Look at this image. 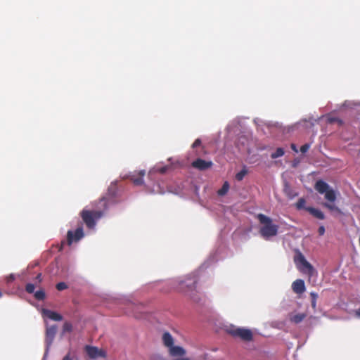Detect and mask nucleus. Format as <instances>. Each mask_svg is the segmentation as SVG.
Masks as SVG:
<instances>
[{
	"mask_svg": "<svg viewBox=\"0 0 360 360\" xmlns=\"http://www.w3.org/2000/svg\"><path fill=\"white\" fill-rule=\"evenodd\" d=\"M296 165H297V162H295V163L293 164V167H296Z\"/></svg>",
	"mask_w": 360,
	"mask_h": 360,
	"instance_id": "45",
	"label": "nucleus"
},
{
	"mask_svg": "<svg viewBox=\"0 0 360 360\" xmlns=\"http://www.w3.org/2000/svg\"><path fill=\"white\" fill-rule=\"evenodd\" d=\"M34 295L37 300H43L46 297L45 292L43 290H39L36 291Z\"/></svg>",
	"mask_w": 360,
	"mask_h": 360,
	"instance_id": "31",
	"label": "nucleus"
},
{
	"mask_svg": "<svg viewBox=\"0 0 360 360\" xmlns=\"http://www.w3.org/2000/svg\"><path fill=\"white\" fill-rule=\"evenodd\" d=\"M229 188V183L227 181H224L221 188L217 191V195L220 197L224 196L228 193Z\"/></svg>",
	"mask_w": 360,
	"mask_h": 360,
	"instance_id": "23",
	"label": "nucleus"
},
{
	"mask_svg": "<svg viewBox=\"0 0 360 360\" xmlns=\"http://www.w3.org/2000/svg\"><path fill=\"white\" fill-rule=\"evenodd\" d=\"M310 146H311V144H310V143H305V144H304V145H302V146H301V148H300V152H301L302 153H307V152L308 151V150L309 149Z\"/></svg>",
	"mask_w": 360,
	"mask_h": 360,
	"instance_id": "36",
	"label": "nucleus"
},
{
	"mask_svg": "<svg viewBox=\"0 0 360 360\" xmlns=\"http://www.w3.org/2000/svg\"><path fill=\"white\" fill-rule=\"evenodd\" d=\"M306 211H307L311 215L318 219L323 220L326 218L324 213L318 208L307 207L306 208Z\"/></svg>",
	"mask_w": 360,
	"mask_h": 360,
	"instance_id": "16",
	"label": "nucleus"
},
{
	"mask_svg": "<svg viewBox=\"0 0 360 360\" xmlns=\"http://www.w3.org/2000/svg\"><path fill=\"white\" fill-rule=\"evenodd\" d=\"M117 191V188L116 185V182H112L110 186L108 187V193H107V199L111 203H115L114 198L116 196Z\"/></svg>",
	"mask_w": 360,
	"mask_h": 360,
	"instance_id": "18",
	"label": "nucleus"
},
{
	"mask_svg": "<svg viewBox=\"0 0 360 360\" xmlns=\"http://www.w3.org/2000/svg\"><path fill=\"white\" fill-rule=\"evenodd\" d=\"M327 122L329 124H333L335 122H338L339 124H342V121L341 120H340L339 118H338L336 117H333V116H330V115H328L327 117Z\"/></svg>",
	"mask_w": 360,
	"mask_h": 360,
	"instance_id": "32",
	"label": "nucleus"
},
{
	"mask_svg": "<svg viewBox=\"0 0 360 360\" xmlns=\"http://www.w3.org/2000/svg\"><path fill=\"white\" fill-rule=\"evenodd\" d=\"M326 229L324 226H320L318 229V232L320 236H323L325 233Z\"/></svg>",
	"mask_w": 360,
	"mask_h": 360,
	"instance_id": "38",
	"label": "nucleus"
},
{
	"mask_svg": "<svg viewBox=\"0 0 360 360\" xmlns=\"http://www.w3.org/2000/svg\"><path fill=\"white\" fill-rule=\"evenodd\" d=\"M162 342L164 345L169 348L174 345V338L169 332H165L162 335Z\"/></svg>",
	"mask_w": 360,
	"mask_h": 360,
	"instance_id": "20",
	"label": "nucleus"
},
{
	"mask_svg": "<svg viewBox=\"0 0 360 360\" xmlns=\"http://www.w3.org/2000/svg\"><path fill=\"white\" fill-rule=\"evenodd\" d=\"M356 108H360V102L354 101H345L344 103L340 107L339 110H342L344 108H349L352 110Z\"/></svg>",
	"mask_w": 360,
	"mask_h": 360,
	"instance_id": "19",
	"label": "nucleus"
},
{
	"mask_svg": "<svg viewBox=\"0 0 360 360\" xmlns=\"http://www.w3.org/2000/svg\"><path fill=\"white\" fill-rule=\"evenodd\" d=\"M57 333V326L56 325H52L50 326H46V338H45V344H46V349L44 355L43 357V360H45L46 358L50 347L55 339L56 335Z\"/></svg>",
	"mask_w": 360,
	"mask_h": 360,
	"instance_id": "7",
	"label": "nucleus"
},
{
	"mask_svg": "<svg viewBox=\"0 0 360 360\" xmlns=\"http://www.w3.org/2000/svg\"><path fill=\"white\" fill-rule=\"evenodd\" d=\"M169 354L172 356H182L186 354V350L181 346L172 345L168 348Z\"/></svg>",
	"mask_w": 360,
	"mask_h": 360,
	"instance_id": "17",
	"label": "nucleus"
},
{
	"mask_svg": "<svg viewBox=\"0 0 360 360\" xmlns=\"http://www.w3.org/2000/svg\"><path fill=\"white\" fill-rule=\"evenodd\" d=\"M14 280H15L14 274H10L9 276L8 277V282H11Z\"/></svg>",
	"mask_w": 360,
	"mask_h": 360,
	"instance_id": "40",
	"label": "nucleus"
},
{
	"mask_svg": "<svg viewBox=\"0 0 360 360\" xmlns=\"http://www.w3.org/2000/svg\"><path fill=\"white\" fill-rule=\"evenodd\" d=\"M140 176L135 177L134 175H131V180L135 185H141L143 184V176L145 175V171L141 170L139 172Z\"/></svg>",
	"mask_w": 360,
	"mask_h": 360,
	"instance_id": "22",
	"label": "nucleus"
},
{
	"mask_svg": "<svg viewBox=\"0 0 360 360\" xmlns=\"http://www.w3.org/2000/svg\"><path fill=\"white\" fill-rule=\"evenodd\" d=\"M35 286L32 283H27L25 286V290L30 293L32 294L34 292Z\"/></svg>",
	"mask_w": 360,
	"mask_h": 360,
	"instance_id": "34",
	"label": "nucleus"
},
{
	"mask_svg": "<svg viewBox=\"0 0 360 360\" xmlns=\"http://www.w3.org/2000/svg\"><path fill=\"white\" fill-rule=\"evenodd\" d=\"M314 188L319 193L324 195L326 201L322 203V205L328 209L333 216L344 214L342 210L336 205L337 197L339 195L338 191L322 179L316 181Z\"/></svg>",
	"mask_w": 360,
	"mask_h": 360,
	"instance_id": "2",
	"label": "nucleus"
},
{
	"mask_svg": "<svg viewBox=\"0 0 360 360\" xmlns=\"http://www.w3.org/2000/svg\"><path fill=\"white\" fill-rule=\"evenodd\" d=\"M201 145V140L200 139H197L194 143L192 144V148H195L196 147H198Z\"/></svg>",
	"mask_w": 360,
	"mask_h": 360,
	"instance_id": "37",
	"label": "nucleus"
},
{
	"mask_svg": "<svg viewBox=\"0 0 360 360\" xmlns=\"http://www.w3.org/2000/svg\"><path fill=\"white\" fill-rule=\"evenodd\" d=\"M2 297V292L0 291V298Z\"/></svg>",
	"mask_w": 360,
	"mask_h": 360,
	"instance_id": "46",
	"label": "nucleus"
},
{
	"mask_svg": "<svg viewBox=\"0 0 360 360\" xmlns=\"http://www.w3.org/2000/svg\"><path fill=\"white\" fill-rule=\"evenodd\" d=\"M249 138L247 135H241L238 136L236 146L240 152H244L248 150Z\"/></svg>",
	"mask_w": 360,
	"mask_h": 360,
	"instance_id": "11",
	"label": "nucleus"
},
{
	"mask_svg": "<svg viewBox=\"0 0 360 360\" xmlns=\"http://www.w3.org/2000/svg\"><path fill=\"white\" fill-rule=\"evenodd\" d=\"M305 204H306V200L304 198H300L297 202H296L295 204V207L297 208V210H306V208L308 207V206H305Z\"/></svg>",
	"mask_w": 360,
	"mask_h": 360,
	"instance_id": "26",
	"label": "nucleus"
},
{
	"mask_svg": "<svg viewBox=\"0 0 360 360\" xmlns=\"http://www.w3.org/2000/svg\"><path fill=\"white\" fill-rule=\"evenodd\" d=\"M169 167V166H163L160 167L159 165H155L153 168H152L149 172H148V178L151 180H153L155 177V175L157 173L164 174L165 173L168 169Z\"/></svg>",
	"mask_w": 360,
	"mask_h": 360,
	"instance_id": "14",
	"label": "nucleus"
},
{
	"mask_svg": "<svg viewBox=\"0 0 360 360\" xmlns=\"http://www.w3.org/2000/svg\"><path fill=\"white\" fill-rule=\"evenodd\" d=\"M294 260L296 265L301 271L307 272L311 275L315 271L314 266L306 259L300 252L295 256Z\"/></svg>",
	"mask_w": 360,
	"mask_h": 360,
	"instance_id": "6",
	"label": "nucleus"
},
{
	"mask_svg": "<svg viewBox=\"0 0 360 360\" xmlns=\"http://www.w3.org/2000/svg\"><path fill=\"white\" fill-rule=\"evenodd\" d=\"M36 280L38 281L39 282H41V280H42V275L41 274H38L36 276Z\"/></svg>",
	"mask_w": 360,
	"mask_h": 360,
	"instance_id": "41",
	"label": "nucleus"
},
{
	"mask_svg": "<svg viewBox=\"0 0 360 360\" xmlns=\"http://www.w3.org/2000/svg\"><path fill=\"white\" fill-rule=\"evenodd\" d=\"M291 148H292L295 152H296V153H297V152H298L297 148V147H296L295 144L292 143V144L291 145Z\"/></svg>",
	"mask_w": 360,
	"mask_h": 360,
	"instance_id": "44",
	"label": "nucleus"
},
{
	"mask_svg": "<svg viewBox=\"0 0 360 360\" xmlns=\"http://www.w3.org/2000/svg\"><path fill=\"white\" fill-rule=\"evenodd\" d=\"M257 219L262 226L259 229L261 236L268 240L278 234V226L273 224L272 219L264 214H258Z\"/></svg>",
	"mask_w": 360,
	"mask_h": 360,
	"instance_id": "3",
	"label": "nucleus"
},
{
	"mask_svg": "<svg viewBox=\"0 0 360 360\" xmlns=\"http://www.w3.org/2000/svg\"><path fill=\"white\" fill-rule=\"evenodd\" d=\"M355 315L356 317L360 318V307L356 310Z\"/></svg>",
	"mask_w": 360,
	"mask_h": 360,
	"instance_id": "43",
	"label": "nucleus"
},
{
	"mask_svg": "<svg viewBox=\"0 0 360 360\" xmlns=\"http://www.w3.org/2000/svg\"><path fill=\"white\" fill-rule=\"evenodd\" d=\"M84 236L83 228L79 226L75 231L69 230L67 233V241L69 245L72 243L77 242Z\"/></svg>",
	"mask_w": 360,
	"mask_h": 360,
	"instance_id": "8",
	"label": "nucleus"
},
{
	"mask_svg": "<svg viewBox=\"0 0 360 360\" xmlns=\"http://www.w3.org/2000/svg\"><path fill=\"white\" fill-rule=\"evenodd\" d=\"M72 330V325L70 322H65L63 327V334L65 333H70Z\"/></svg>",
	"mask_w": 360,
	"mask_h": 360,
	"instance_id": "33",
	"label": "nucleus"
},
{
	"mask_svg": "<svg viewBox=\"0 0 360 360\" xmlns=\"http://www.w3.org/2000/svg\"><path fill=\"white\" fill-rule=\"evenodd\" d=\"M310 297H311V307L313 308L314 310L316 309V300L318 299V294L315 292H311L310 293Z\"/></svg>",
	"mask_w": 360,
	"mask_h": 360,
	"instance_id": "29",
	"label": "nucleus"
},
{
	"mask_svg": "<svg viewBox=\"0 0 360 360\" xmlns=\"http://www.w3.org/2000/svg\"><path fill=\"white\" fill-rule=\"evenodd\" d=\"M305 316H306V314L304 313L297 314L293 315L290 318V320L295 323H299L304 320Z\"/></svg>",
	"mask_w": 360,
	"mask_h": 360,
	"instance_id": "25",
	"label": "nucleus"
},
{
	"mask_svg": "<svg viewBox=\"0 0 360 360\" xmlns=\"http://www.w3.org/2000/svg\"><path fill=\"white\" fill-rule=\"evenodd\" d=\"M236 121H233V122L229 124L226 127V129L231 132V130H232V127L236 124Z\"/></svg>",
	"mask_w": 360,
	"mask_h": 360,
	"instance_id": "39",
	"label": "nucleus"
},
{
	"mask_svg": "<svg viewBox=\"0 0 360 360\" xmlns=\"http://www.w3.org/2000/svg\"><path fill=\"white\" fill-rule=\"evenodd\" d=\"M111 203L107 197H102L98 202L92 203V210H101L103 212V215L109 208V204Z\"/></svg>",
	"mask_w": 360,
	"mask_h": 360,
	"instance_id": "9",
	"label": "nucleus"
},
{
	"mask_svg": "<svg viewBox=\"0 0 360 360\" xmlns=\"http://www.w3.org/2000/svg\"><path fill=\"white\" fill-rule=\"evenodd\" d=\"M225 331L233 338H239L245 342H250L253 340L252 330L245 327H238L230 324L225 326Z\"/></svg>",
	"mask_w": 360,
	"mask_h": 360,
	"instance_id": "4",
	"label": "nucleus"
},
{
	"mask_svg": "<svg viewBox=\"0 0 360 360\" xmlns=\"http://www.w3.org/2000/svg\"><path fill=\"white\" fill-rule=\"evenodd\" d=\"M254 122L258 127H262L263 125H266L268 127H271L272 126V124L271 122H266L262 120L260 118H255V119H254Z\"/></svg>",
	"mask_w": 360,
	"mask_h": 360,
	"instance_id": "30",
	"label": "nucleus"
},
{
	"mask_svg": "<svg viewBox=\"0 0 360 360\" xmlns=\"http://www.w3.org/2000/svg\"><path fill=\"white\" fill-rule=\"evenodd\" d=\"M284 154H285L284 149L281 147H279V148H277L276 150L271 154V158L272 159H276V158L283 156Z\"/></svg>",
	"mask_w": 360,
	"mask_h": 360,
	"instance_id": "24",
	"label": "nucleus"
},
{
	"mask_svg": "<svg viewBox=\"0 0 360 360\" xmlns=\"http://www.w3.org/2000/svg\"><path fill=\"white\" fill-rule=\"evenodd\" d=\"M284 192L290 198H292L295 195H297V193H295L292 191V189L290 188L288 184H285L284 186Z\"/></svg>",
	"mask_w": 360,
	"mask_h": 360,
	"instance_id": "27",
	"label": "nucleus"
},
{
	"mask_svg": "<svg viewBox=\"0 0 360 360\" xmlns=\"http://www.w3.org/2000/svg\"><path fill=\"white\" fill-rule=\"evenodd\" d=\"M85 352H86L89 357L92 359L105 356V352L94 346L86 345Z\"/></svg>",
	"mask_w": 360,
	"mask_h": 360,
	"instance_id": "10",
	"label": "nucleus"
},
{
	"mask_svg": "<svg viewBox=\"0 0 360 360\" xmlns=\"http://www.w3.org/2000/svg\"><path fill=\"white\" fill-rule=\"evenodd\" d=\"M292 290L297 294H302L305 291L304 281L302 279L295 280L292 284Z\"/></svg>",
	"mask_w": 360,
	"mask_h": 360,
	"instance_id": "15",
	"label": "nucleus"
},
{
	"mask_svg": "<svg viewBox=\"0 0 360 360\" xmlns=\"http://www.w3.org/2000/svg\"><path fill=\"white\" fill-rule=\"evenodd\" d=\"M248 167L245 165H243L241 170H240L236 174V179L238 181H242L244 179V177L248 174Z\"/></svg>",
	"mask_w": 360,
	"mask_h": 360,
	"instance_id": "21",
	"label": "nucleus"
},
{
	"mask_svg": "<svg viewBox=\"0 0 360 360\" xmlns=\"http://www.w3.org/2000/svg\"><path fill=\"white\" fill-rule=\"evenodd\" d=\"M192 165L193 167L197 168L200 170H205L212 165V162L206 161L201 158H198L195 161L193 162Z\"/></svg>",
	"mask_w": 360,
	"mask_h": 360,
	"instance_id": "12",
	"label": "nucleus"
},
{
	"mask_svg": "<svg viewBox=\"0 0 360 360\" xmlns=\"http://www.w3.org/2000/svg\"><path fill=\"white\" fill-rule=\"evenodd\" d=\"M150 193L164 194L165 193V191L164 188L158 183V184L154 185L153 188L150 191Z\"/></svg>",
	"mask_w": 360,
	"mask_h": 360,
	"instance_id": "28",
	"label": "nucleus"
},
{
	"mask_svg": "<svg viewBox=\"0 0 360 360\" xmlns=\"http://www.w3.org/2000/svg\"><path fill=\"white\" fill-rule=\"evenodd\" d=\"M42 315L55 321L63 320V316L60 314L47 309H42Z\"/></svg>",
	"mask_w": 360,
	"mask_h": 360,
	"instance_id": "13",
	"label": "nucleus"
},
{
	"mask_svg": "<svg viewBox=\"0 0 360 360\" xmlns=\"http://www.w3.org/2000/svg\"><path fill=\"white\" fill-rule=\"evenodd\" d=\"M68 288V285L65 282H60L56 285V289L59 291L64 290Z\"/></svg>",
	"mask_w": 360,
	"mask_h": 360,
	"instance_id": "35",
	"label": "nucleus"
},
{
	"mask_svg": "<svg viewBox=\"0 0 360 360\" xmlns=\"http://www.w3.org/2000/svg\"><path fill=\"white\" fill-rule=\"evenodd\" d=\"M221 249L218 248L210 257L205 261L199 269L191 274H188L183 278H174L169 281L172 288H174L186 295L188 296L193 302L200 303V298L198 292L196 290V284L200 281L204 276L205 270L210 265L223 258L221 255Z\"/></svg>",
	"mask_w": 360,
	"mask_h": 360,
	"instance_id": "1",
	"label": "nucleus"
},
{
	"mask_svg": "<svg viewBox=\"0 0 360 360\" xmlns=\"http://www.w3.org/2000/svg\"><path fill=\"white\" fill-rule=\"evenodd\" d=\"M63 360H72V358L70 356V354H66Z\"/></svg>",
	"mask_w": 360,
	"mask_h": 360,
	"instance_id": "42",
	"label": "nucleus"
},
{
	"mask_svg": "<svg viewBox=\"0 0 360 360\" xmlns=\"http://www.w3.org/2000/svg\"><path fill=\"white\" fill-rule=\"evenodd\" d=\"M80 214L86 227L89 229H95L97 221L103 217V212L101 210H89L84 209Z\"/></svg>",
	"mask_w": 360,
	"mask_h": 360,
	"instance_id": "5",
	"label": "nucleus"
}]
</instances>
